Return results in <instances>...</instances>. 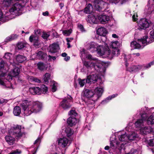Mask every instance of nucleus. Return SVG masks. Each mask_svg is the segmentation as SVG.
Returning <instances> with one entry per match:
<instances>
[{
	"label": "nucleus",
	"instance_id": "c03bdc74",
	"mask_svg": "<svg viewBox=\"0 0 154 154\" xmlns=\"http://www.w3.org/2000/svg\"><path fill=\"white\" fill-rule=\"evenodd\" d=\"M51 90L53 92H55L57 89V84L55 82L53 81L52 83Z\"/></svg>",
	"mask_w": 154,
	"mask_h": 154
},
{
	"label": "nucleus",
	"instance_id": "0eeeda50",
	"mask_svg": "<svg viewBox=\"0 0 154 154\" xmlns=\"http://www.w3.org/2000/svg\"><path fill=\"white\" fill-rule=\"evenodd\" d=\"M86 58L89 59H91L94 60V62L96 63V66L97 67V68L99 69V71L102 72H104L105 69L103 67L102 64L101 62L98 60H97L96 58H93L92 57V56L91 54H88L87 55Z\"/></svg>",
	"mask_w": 154,
	"mask_h": 154
},
{
	"label": "nucleus",
	"instance_id": "6ab92c4d",
	"mask_svg": "<svg viewBox=\"0 0 154 154\" xmlns=\"http://www.w3.org/2000/svg\"><path fill=\"white\" fill-rule=\"evenodd\" d=\"M20 71V70L19 68L15 67L9 72L8 77L10 78L11 79H12V77H16L18 75Z\"/></svg>",
	"mask_w": 154,
	"mask_h": 154
},
{
	"label": "nucleus",
	"instance_id": "f704fd0d",
	"mask_svg": "<svg viewBox=\"0 0 154 154\" xmlns=\"http://www.w3.org/2000/svg\"><path fill=\"white\" fill-rule=\"evenodd\" d=\"M16 60L18 62L21 63L26 60V58L23 55H18L16 56Z\"/></svg>",
	"mask_w": 154,
	"mask_h": 154
},
{
	"label": "nucleus",
	"instance_id": "9d476101",
	"mask_svg": "<svg viewBox=\"0 0 154 154\" xmlns=\"http://www.w3.org/2000/svg\"><path fill=\"white\" fill-rule=\"evenodd\" d=\"M83 95L86 97L88 98L90 100H91L92 101L91 103H94L96 100H94V94L91 90L88 89H86L83 91Z\"/></svg>",
	"mask_w": 154,
	"mask_h": 154
},
{
	"label": "nucleus",
	"instance_id": "338daca9",
	"mask_svg": "<svg viewBox=\"0 0 154 154\" xmlns=\"http://www.w3.org/2000/svg\"><path fill=\"white\" fill-rule=\"evenodd\" d=\"M9 76V75H8L7 76V78L6 79V80H8V82H7V83H8V85H9V84H10V85H11V83L10 82L11 80L12 79H11V78H9V77H8V76Z\"/></svg>",
	"mask_w": 154,
	"mask_h": 154
},
{
	"label": "nucleus",
	"instance_id": "ddd939ff",
	"mask_svg": "<svg viewBox=\"0 0 154 154\" xmlns=\"http://www.w3.org/2000/svg\"><path fill=\"white\" fill-rule=\"evenodd\" d=\"M57 141L58 145L62 147L68 146L71 143L70 141L66 137L60 138Z\"/></svg>",
	"mask_w": 154,
	"mask_h": 154
},
{
	"label": "nucleus",
	"instance_id": "473e14b6",
	"mask_svg": "<svg viewBox=\"0 0 154 154\" xmlns=\"http://www.w3.org/2000/svg\"><path fill=\"white\" fill-rule=\"evenodd\" d=\"M18 37V35L16 34H13L7 37L5 39L6 41H11L17 39Z\"/></svg>",
	"mask_w": 154,
	"mask_h": 154
},
{
	"label": "nucleus",
	"instance_id": "f8f14e48",
	"mask_svg": "<svg viewBox=\"0 0 154 154\" xmlns=\"http://www.w3.org/2000/svg\"><path fill=\"white\" fill-rule=\"evenodd\" d=\"M103 91V88L102 86L97 87L94 90V93L95 95L93 97L94 100H96L97 101L102 96Z\"/></svg>",
	"mask_w": 154,
	"mask_h": 154
},
{
	"label": "nucleus",
	"instance_id": "8fccbe9b",
	"mask_svg": "<svg viewBox=\"0 0 154 154\" xmlns=\"http://www.w3.org/2000/svg\"><path fill=\"white\" fill-rule=\"evenodd\" d=\"M25 46V44L22 42L18 43L17 45V47L19 49H21L24 48Z\"/></svg>",
	"mask_w": 154,
	"mask_h": 154
},
{
	"label": "nucleus",
	"instance_id": "cd10ccee",
	"mask_svg": "<svg viewBox=\"0 0 154 154\" xmlns=\"http://www.w3.org/2000/svg\"><path fill=\"white\" fill-rule=\"evenodd\" d=\"M67 122L69 125L72 126L77 123L76 119L73 117H70L67 119Z\"/></svg>",
	"mask_w": 154,
	"mask_h": 154
},
{
	"label": "nucleus",
	"instance_id": "4468645a",
	"mask_svg": "<svg viewBox=\"0 0 154 154\" xmlns=\"http://www.w3.org/2000/svg\"><path fill=\"white\" fill-rule=\"evenodd\" d=\"M21 8V5L17 3L14 4L10 9L9 12L11 14L16 15Z\"/></svg>",
	"mask_w": 154,
	"mask_h": 154
},
{
	"label": "nucleus",
	"instance_id": "1a4fd4ad",
	"mask_svg": "<svg viewBox=\"0 0 154 154\" xmlns=\"http://www.w3.org/2000/svg\"><path fill=\"white\" fill-rule=\"evenodd\" d=\"M151 22L145 18L142 19L138 23L139 28L141 29H146L148 28Z\"/></svg>",
	"mask_w": 154,
	"mask_h": 154
},
{
	"label": "nucleus",
	"instance_id": "9b49d317",
	"mask_svg": "<svg viewBox=\"0 0 154 154\" xmlns=\"http://www.w3.org/2000/svg\"><path fill=\"white\" fill-rule=\"evenodd\" d=\"M141 118L137 120L135 123V125L137 128H141L144 125V122L146 120V113L141 114Z\"/></svg>",
	"mask_w": 154,
	"mask_h": 154
},
{
	"label": "nucleus",
	"instance_id": "4c0bfd02",
	"mask_svg": "<svg viewBox=\"0 0 154 154\" xmlns=\"http://www.w3.org/2000/svg\"><path fill=\"white\" fill-rule=\"evenodd\" d=\"M21 112V109L18 106H15L14 109L13 113L16 116H18Z\"/></svg>",
	"mask_w": 154,
	"mask_h": 154
},
{
	"label": "nucleus",
	"instance_id": "aec40b11",
	"mask_svg": "<svg viewBox=\"0 0 154 154\" xmlns=\"http://www.w3.org/2000/svg\"><path fill=\"white\" fill-rule=\"evenodd\" d=\"M59 49L58 44L54 43L49 47V52L51 53H55L57 52Z\"/></svg>",
	"mask_w": 154,
	"mask_h": 154
},
{
	"label": "nucleus",
	"instance_id": "c85d7f7f",
	"mask_svg": "<svg viewBox=\"0 0 154 154\" xmlns=\"http://www.w3.org/2000/svg\"><path fill=\"white\" fill-rule=\"evenodd\" d=\"M120 45V43L118 41H115L114 42H111L110 43L109 49H117Z\"/></svg>",
	"mask_w": 154,
	"mask_h": 154
},
{
	"label": "nucleus",
	"instance_id": "6e6d98bb",
	"mask_svg": "<svg viewBox=\"0 0 154 154\" xmlns=\"http://www.w3.org/2000/svg\"><path fill=\"white\" fill-rule=\"evenodd\" d=\"M125 154H138V152L137 150L132 149L129 152Z\"/></svg>",
	"mask_w": 154,
	"mask_h": 154
},
{
	"label": "nucleus",
	"instance_id": "603ef678",
	"mask_svg": "<svg viewBox=\"0 0 154 154\" xmlns=\"http://www.w3.org/2000/svg\"><path fill=\"white\" fill-rule=\"evenodd\" d=\"M109 1L112 3H114L115 4H116L119 2V1L120 2L121 4H122V3L125 2L126 0H109Z\"/></svg>",
	"mask_w": 154,
	"mask_h": 154
},
{
	"label": "nucleus",
	"instance_id": "412c9836",
	"mask_svg": "<svg viewBox=\"0 0 154 154\" xmlns=\"http://www.w3.org/2000/svg\"><path fill=\"white\" fill-rule=\"evenodd\" d=\"M29 40L31 42L34 43V45L35 46L39 45L38 37L37 35H31L29 38Z\"/></svg>",
	"mask_w": 154,
	"mask_h": 154
},
{
	"label": "nucleus",
	"instance_id": "dca6fc26",
	"mask_svg": "<svg viewBox=\"0 0 154 154\" xmlns=\"http://www.w3.org/2000/svg\"><path fill=\"white\" fill-rule=\"evenodd\" d=\"M7 66V68H8V66H7V64L5 63L3 60H2L0 62V77H2L4 76L6 74V68L5 66Z\"/></svg>",
	"mask_w": 154,
	"mask_h": 154
},
{
	"label": "nucleus",
	"instance_id": "20e7f679",
	"mask_svg": "<svg viewBox=\"0 0 154 154\" xmlns=\"http://www.w3.org/2000/svg\"><path fill=\"white\" fill-rule=\"evenodd\" d=\"M21 127L18 125H14L11 127L8 131L10 135H12L16 139L20 138L22 136L23 133L21 131Z\"/></svg>",
	"mask_w": 154,
	"mask_h": 154
},
{
	"label": "nucleus",
	"instance_id": "6e6552de",
	"mask_svg": "<svg viewBox=\"0 0 154 154\" xmlns=\"http://www.w3.org/2000/svg\"><path fill=\"white\" fill-rule=\"evenodd\" d=\"M107 33V31L106 28L103 27H101L99 28L97 30V34L99 35H98L97 38L98 39H100V40H99L98 42L101 43L102 42H104L102 40L103 38H104V36L102 37V36H104Z\"/></svg>",
	"mask_w": 154,
	"mask_h": 154
},
{
	"label": "nucleus",
	"instance_id": "72a5a7b5",
	"mask_svg": "<svg viewBox=\"0 0 154 154\" xmlns=\"http://www.w3.org/2000/svg\"><path fill=\"white\" fill-rule=\"evenodd\" d=\"M93 11V7L91 4H89L86 7L84 10V12L87 14H91Z\"/></svg>",
	"mask_w": 154,
	"mask_h": 154
},
{
	"label": "nucleus",
	"instance_id": "393cba45",
	"mask_svg": "<svg viewBox=\"0 0 154 154\" xmlns=\"http://www.w3.org/2000/svg\"><path fill=\"white\" fill-rule=\"evenodd\" d=\"M10 134L6 136L5 139L7 142L10 145H11L14 144L15 142V138L14 136L12 137Z\"/></svg>",
	"mask_w": 154,
	"mask_h": 154
},
{
	"label": "nucleus",
	"instance_id": "7c9ffc66",
	"mask_svg": "<svg viewBox=\"0 0 154 154\" xmlns=\"http://www.w3.org/2000/svg\"><path fill=\"white\" fill-rule=\"evenodd\" d=\"M84 64L87 67L92 66L95 69H96V67H97L96 66V63L92 61H90L89 62L85 61L84 62Z\"/></svg>",
	"mask_w": 154,
	"mask_h": 154
},
{
	"label": "nucleus",
	"instance_id": "bb28decb",
	"mask_svg": "<svg viewBox=\"0 0 154 154\" xmlns=\"http://www.w3.org/2000/svg\"><path fill=\"white\" fill-rule=\"evenodd\" d=\"M0 85L2 86V88L4 89L13 88L12 85L11 84V86H9L8 83H7V82L4 81L1 78H0Z\"/></svg>",
	"mask_w": 154,
	"mask_h": 154
},
{
	"label": "nucleus",
	"instance_id": "f03ea898",
	"mask_svg": "<svg viewBox=\"0 0 154 154\" xmlns=\"http://www.w3.org/2000/svg\"><path fill=\"white\" fill-rule=\"evenodd\" d=\"M150 38H148L147 35L142 38L139 39L137 42H132L131 43V46L134 49H142L146 45L154 41V29L150 32Z\"/></svg>",
	"mask_w": 154,
	"mask_h": 154
},
{
	"label": "nucleus",
	"instance_id": "864d4df0",
	"mask_svg": "<svg viewBox=\"0 0 154 154\" xmlns=\"http://www.w3.org/2000/svg\"><path fill=\"white\" fill-rule=\"evenodd\" d=\"M21 152V151L18 149L13 151L8 154H20Z\"/></svg>",
	"mask_w": 154,
	"mask_h": 154
},
{
	"label": "nucleus",
	"instance_id": "423d86ee",
	"mask_svg": "<svg viewBox=\"0 0 154 154\" xmlns=\"http://www.w3.org/2000/svg\"><path fill=\"white\" fill-rule=\"evenodd\" d=\"M72 99L70 95L67 96V97L64 98L62 101L60 103V106L64 109H67L69 108L71 106L70 102Z\"/></svg>",
	"mask_w": 154,
	"mask_h": 154
},
{
	"label": "nucleus",
	"instance_id": "774afa93",
	"mask_svg": "<svg viewBox=\"0 0 154 154\" xmlns=\"http://www.w3.org/2000/svg\"><path fill=\"white\" fill-rule=\"evenodd\" d=\"M33 81L35 82H36L37 83H40V80L37 79L36 78H35L34 77V79L33 80Z\"/></svg>",
	"mask_w": 154,
	"mask_h": 154
},
{
	"label": "nucleus",
	"instance_id": "a19ab883",
	"mask_svg": "<svg viewBox=\"0 0 154 154\" xmlns=\"http://www.w3.org/2000/svg\"><path fill=\"white\" fill-rule=\"evenodd\" d=\"M51 75L50 73H47L44 75V82L45 83H47L48 82L49 80L50 79Z\"/></svg>",
	"mask_w": 154,
	"mask_h": 154
},
{
	"label": "nucleus",
	"instance_id": "f3484780",
	"mask_svg": "<svg viewBox=\"0 0 154 154\" xmlns=\"http://www.w3.org/2000/svg\"><path fill=\"white\" fill-rule=\"evenodd\" d=\"M92 48L96 49L97 53L99 54L98 51V49H101L102 50H104V48L102 46L99 45L97 43L93 42H91L89 44L88 49L91 50Z\"/></svg>",
	"mask_w": 154,
	"mask_h": 154
},
{
	"label": "nucleus",
	"instance_id": "79ce46f5",
	"mask_svg": "<svg viewBox=\"0 0 154 154\" xmlns=\"http://www.w3.org/2000/svg\"><path fill=\"white\" fill-rule=\"evenodd\" d=\"M37 66L38 69L41 70H43L45 69V66L43 63H38Z\"/></svg>",
	"mask_w": 154,
	"mask_h": 154
},
{
	"label": "nucleus",
	"instance_id": "e433bc0d",
	"mask_svg": "<svg viewBox=\"0 0 154 154\" xmlns=\"http://www.w3.org/2000/svg\"><path fill=\"white\" fill-rule=\"evenodd\" d=\"M14 1V0H4L2 4V5L8 7L13 3Z\"/></svg>",
	"mask_w": 154,
	"mask_h": 154
},
{
	"label": "nucleus",
	"instance_id": "680f3d73",
	"mask_svg": "<svg viewBox=\"0 0 154 154\" xmlns=\"http://www.w3.org/2000/svg\"><path fill=\"white\" fill-rule=\"evenodd\" d=\"M78 27L80 30L82 32H84L85 31L83 26L81 25H79L78 26Z\"/></svg>",
	"mask_w": 154,
	"mask_h": 154
},
{
	"label": "nucleus",
	"instance_id": "13d9d810",
	"mask_svg": "<svg viewBox=\"0 0 154 154\" xmlns=\"http://www.w3.org/2000/svg\"><path fill=\"white\" fill-rule=\"evenodd\" d=\"M148 144L151 146H154V138L149 140L148 141Z\"/></svg>",
	"mask_w": 154,
	"mask_h": 154
},
{
	"label": "nucleus",
	"instance_id": "0e129e2a",
	"mask_svg": "<svg viewBox=\"0 0 154 154\" xmlns=\"http://www.w3.org/2000/svg\"><path fill=\"white\" fill-rule=\"evenodd\" d=\"M137 14H136V15L135 14L134 15L132 16V19L134 21H136L137 19Z\"/></svg>",
	"mask_w": 154,
	"mask_h": 154
},
{
	"label": "nucleus",
	"instance_id": "58836bf2",
	"mask_svg": "<svg viewBox=\"0 0 154 154\" xmlns=\"http://www.w3.org/2000/svg\"><path fill=\"white\" fill-rule=\"evenodd\" d=\"M65 132L67 137H69L73 134V131L69 128H66L65 130Z\"/></svg>",
	"mask_w": 154,
	"mask_h": 154
},
{
	"label": "nucleus",
	"instance_id": "b1692460",
	"mask_svg": "<svg viewBox=\"0 0 154 154\" xmlns=\"http://www.w3.org/2000/svg\"><path fill=\"white\" fill-rule=\"evenodd\" d=\"M145 118L148 125H152L154 124V112L149 116H147L146 115Z\"/></svg>",
	"mask_w": 154,
	"mask_h": 154
},
{
	"label": "nucleus",
	"instance_id": "5fc2aeb1",
	"mask_svg": "<svg viewBox=\"0 0 154 154\" xmlns=\"http://www.w3.org/2000/svg\"><path fill=\"white\" fill-rule=\"evenodd\" d=\"M12 55L10 53H6L5 54L4 57L7 60H9L10 59Z\"/></svg>",
	"mask_w": 154,
	"mask_h": 154
},
{
	"label": "nucleus",
	"instance_id": "f257e3e1",
	"mask_svg": "<svg viewBox=\"0 0 154 154\" xmlns=\"http://www.w3.org/2000/svg\"><path fill=\"white\" fill-rule=\"evenodd\" d=\"M20 106L23 110L24 115L27 116L30 115L33 112H39L42 107V105L40 103L27 100H23Z\"/></svg>",
	"mask_w": 154,
	"mask_h": 154
},
{
	"label": "nucleus",
	"instance_id": "ea45409f",
	"mask_svg": "<svg viewBox=\"0 0 154 154\" xmlns=\"http://www.w3.org/2000/svg\"><path fill=\"white\" fill-rule=\"evenodd\" d=\"M36 56L37 58L41 59H44L46 56V55L42 52L39 51L37 53Z\"/></svg>",
	"mask_w": 154,
	"mask_h": 154
},
{
	"label": "nucleus",
	"instance_id": "e2e57ef3",
	"mask_svg": "<svg viewBox=\"0 0 154 154\" xmlns=\"http://www.w3.org/2000/svg\"><path fill=\"white\" fill-rule=\"evenodd\" d=\"M27 79L28 80L31 82L33 81L34 79V77L32 76H28L27 77Z\"/></svg>",
	"mask_w": 154,
	"mask_h": 154
},
{
	"label": "nucleus",
	"instance_id": "5701e85b",
	"mask_svg": "<svg viewBox=\"0 0 154 154\" xmlns=\"http://www.w3.org/2000/svg\"><path fill=\"white\" fill-rule=\"evenodd\" d=\"M41 90L38 87H36L30 88H29V91L32 94H41Z\"/></svg>",
	"mask_w": 154,
	"mask_h": 154
},
{
	"label": "nucleus",
	"instance_id": "bf43d9fd",
	"mask_svg": "<svg viewBox=\"0 0 154 154\" xmlns=\"http://www.w3.org/2000/svg\"><path fill=\"white\" fill-rule=\"evenodd\" d=\"M131 55H125V60L126 61H127L128 60H133V59H131Z\"/></svg>",
	"mask_w": 154,
	"mask_h": 154
},
{
	"label": "nucleus",
	"instance_id": "4be33fe9",
	"mask_svg": "<svg viewBox=\"0 0 154 154\" xmlns=\"http://www.w3.org/2000/svg\"><path fill=\"white\" fill-rule=\"evenodd\" d=\"M98 19L100 22L102 23L105 24L108 22L109 20V16L106 15H100L98 17Z\"/></svg>",
	"mask_w": 154,
	"mask_h": 154
},
{
	"label": "nucleus",
	"instance_id": "49530a36",
	"mask_svg": "<svg viewBox=\"0 0 154 154\" xmlns=\"http://www.w3.org/2000/svg\"><path fill=\"white\" fill-rule=\"evenodd\" d=\"M78 81L79 82V84L81 87L83 86L85 84V79H82L80 78L78 79Z\"/></svg>",
	"mask_w": 154,
	"mask_h": 154
},
{
	"label": "nucleus",
	"instance_id": "2eb2a0df",
	"mask_svg": "<svg viewBox=\"0 0 154 154\" xmlns=\"http://www.w3.org/2000/svg\"><path fill=\"white\" fill-rule=\"evenodd\" d=\"M127 135L128 134H126V133H125L124 134L119 135L118 137L119 141L121 142H123V143L121 144L120 147L121 149H122L124 145L128 142Z\"/></svg>",
	"mask_w": 154,
	"mask_h": 154
},
{
	"label": "nucleus",
	"instance_id": "a878e982",
	"mask_svg": "<svg viewBox=\"0 0 154 154\" xmlns=\"http://www.w3.org/2000/svg\"><path fill=\"white\" fill-rule=\"evenodd\" d=\"M110 145L111 147L113 149H116L121 146V144L116 139L114 140H110Z\"/></svg>",
	"mask_w": 154,
	"mask_h": 154
},
{
	"label": "nucleus",
	"instance_id": "c9c22d12",
	"mask_svg": "<svg viewBox=\"0 0 154 154\" xmlns=\"http://www.w3.org/2000/svg\"><path fill=\"white\" fill-rule=\"evenodd\" d=\"M140 131L141 134L143 135L146 134L150 131V129L147 127L141 128Z\"/></svg>",
	"mask_w": 154,
	"mask_h": 154
},
{
	"label": "nucleus",
	"instance_id": "de8ad7c7",
	"mask_svg": "<svg viewBox=\"0 0 154 154\" xmlns=\"http://www.w3.org/2000/svg\"><path fill=\"white\" fill-rule=\"evenodd\" d=\"M50 35V34L49 32H43L42 37L44 39H47Z\"/></svg>",
	"mask_w": 154,
	"mask_h": 154
},
{
	"label": "nucleus",
	"instance_id": "09e8293b",
	"mask_svg": "<svg viewBox=\"0 0 154 154\" xmlns=\"http://www.w3.org/2000/svg\"><path fill=\"white\" fill-rule=\"evenodd\" d=\"M89 20L91 22L94 23H97V19L94 16H91L89 18Z\"/></svg>",
	"mask_w": 154,
	"mask_h": 154
},
{
	"label": "nucleus",
	"instance_id": "39448f33",
	"mask_svg": "<svg viewBox=\"0 0 154 154\" xmlns=\"http://www.w3.org/2000/svg\"><path fill=\"white\" fill-rule=\"evenodd\" d=\"M153 63V62H151L146 66H143L139 65H133L128 68L127 67L126 69L127 71L131 72H136L139 71L140 70L143 68L146 69L149 68L150 67L151 65H152Z\"/></svg>",
	"mask_w": 154,
	"mask_h": 154
},
{
	"label": "nucleus",
	"instance_id": "052dcab7",
	"mask_svg": "<svg viewBox=\"0 0 154 154\" xmlns=\"http://www.w3.org/2000/svg\"><path fill=\"white\" fill-rule=\"evenodd\" d=\"M48 57L49 58V59H48V61H51L52 60H55L56 59V57L55 56H53L49 55L48 56Z\"/></svg>",
	"mask_w": 154,
	"mask_h": 154
},
{
	"label": "nucleus",
	"instance_id": "69168bd1",
	"mask_svg": "<svg viewBox=\"0 0 154 154\" xmlns=\"http://www.w3.org/2000/svg\"><path fill=\"white\" fill-rule=\"evenodd\" d=\"M35 34L37 35H39L41 33V31L40 29H38L36 31H35Z\"/></svg>",
	"mask_w": 154,
	"mask_h": 154
},
{
	"label": "nucleus",
	"instance_id": "7ed1b4c3",
	"mask_svg": "<svg viewBox=\"0 0 154 154\" xmlns=\"http://www.w3.org/2000/svg\"><path fill=\"white\" fill-rule=\"evenodd\" d=\"M98 51L100 55H105L110 59H112L114 56H117L120 54L119 48L109 49L108 46L104 48V50L98 49Z\"/></svg>",
	"mask_w": 154,
	"mask_h": 154
},
{
	"label": "nucleus",
	"instance_id": "3c124183",
	"mask_svg": "<svg viewBox=\"0 0 154 154\" xmlns=\"http://www.w3.org/2000/svg\"><path fill=\"white\" fill-rule=\"evenodd\" d=\"M72 32L71 29H70L67 30H65L63 31V34L66 36H68L70 35Z\"/></svg>",
	"mask_w": 154,
	"mask_h": 154
},
{
	"label": "nucleus",
	"instance_id": "37998d69",
	"mask_svg": "<svg viewBox=\"0 0 154 154\" xmlns=\"http://www.w3.org/2000/svg\"><path fill=\"white\" fill-rule=\"evenodd\" d=\"M40 90H41V93L45 94L48 91V88L43 85L41 86Z\"/></svg>",
	"mask_w": 154,
	"mask_h": 154
},
{
	"label": "nucleus",
	"instance_id": "a18cd8bd",
	"mask_svg": "<svg viewBox=\"0 0 154 154\" xmlns=\"http://www.w3.org/2000/svg\"><path fill=\"white\" fill-rule=\"evenodd\" d=\"M117 95L118 94H113L111 96H109L107 97L106 100H103L102 102V103H104L105 102H107L108 101V100H111L112 98H114L115 97H116Z\"/></svg>",
	"mask_w": 154,
	"mask_h": 154
},
{
	"label": "nucleus",
	"instance_id": "4d7b16f0",
	"mask_svg": "<svg viewBox=\"0 0 154 154\" xmlns=\"http://www.w3.org/2000/svg\"><path fill=\"white\" fill-rule=\"evenodd\" d=\"M69 115H73L76 116L77 115V113L76 112L75 110H71L69 113Z\"/></svg>",
	"mask_w": 154,
	"mask_h": 154
},
{
	"label": "nucleus",
	"instance_id": "2f4dec72",
	"mask_svg": "<svg viewBox=\"0 0 154 154\" xmlns=\"http://www.w3.org/2000/svg\"><path fill=\"white\" fill-rule=\"evenodd\" d=\"M93 5L96 9L99 11H102V8L100 6V2L99 0H94L93 1Z\"/></svg>",
	"mask_w": 154,
	"mask_h": 154
},
{
	"label": "nucleus",
	"instance_id": "c756f323",
	"mask_svg": "<svg viewBox=\"0 0 154 154\" xmlns=\"http://www.w3.org/2000/svg\"><path fill=\"white\" fill-rule=\"evenodd\" d=\"M128 141L133 140L137 137V135L134 132H130L128 134Z\"/></svg>",
	"mask_w": 154,
	"mask_h": 154
},
{
	"label": "nucleus",
	"instance_id": "a211bd4d",
	"mask_svg": "<svg viewBox=\"0 0 154 154\" xmlns=\"http://www.w3.org/2000/svg\"><path fill=\"white\" fill-rule=\"evenodd\" d=\"M98 79V76L96 74H92L88 76L86 82L88 83L91 84L97 81Z\"/></svg>",
	"mask_w": 154,
	"mask_h": 154
}]
</instances>
